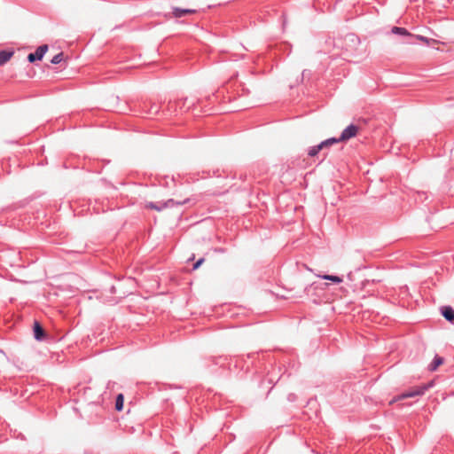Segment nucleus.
I'll list each match as a JSON object with an SVG mask.
<instances>
[{"mask_svg": "<svg viewBox=\"0 0 454 454\" xmlns=\"http://www.w3.org/2000/svg\"><path fill=\"white\" fill-rule=\"evenodd\" d=\"M319 278H321L323 279L330 280L335 284H340L342 282V278L340 277L335 276V275H321V276H319Z\"/></svg>", "mask_w": 454, "mask_h": 454, "instance_id": "nucleus-13", "label": "nucleus"}, {"mask_svg": "<svg viewBox=\"0 0 454 454\" xmlns=\"http://www.w3.org/2000/svg\"><path fill=\"white\" fill-rule=\"evenodd\" d=\"M188 200H185L184 201H176L173 199H169L166 200L165 202L161 203V207L167 208V207H173L175 206L178 205H184Z\"/></svg>", "mask_w": 454, "mask_h": 454, "instance_id": "nucleus-11", "label": "nucleus"}, {"mask_svg": "<svg viewBox=\"0 0 454 454\" xmlns=\"http://www.w3.org/2000/svg\"><path fill=\"white\" fill-rule=\"evenodd\" d=\"M322 149V147L320 146V145H314V146H311L309 147V151H308V154L309 156L310 157H314L316 156Z\"/></svg>", "mask_w": 454, "mask_h": 454, "instance_id": "nucleus-15", "label": "nucleus"}, {"mask_svg": "<svg viewBox=\"0 0 454 454\" xmlns=\"http://www.w3.org/2000/svg\"><path fill=\"white\" fill-rule=\"evenodd\" d=\"M13 51H0V66L5 64L13 55Z\"/></svg>", "mask_w": 454, "mask_h": 454, "instance_id": "nucleus-9", "label": "nucleus"}, {"mask_svg": "<svg viewBox=\"0 0 454 454\" xmlns=\"http://www.w3.org/2000/svg\"><path fill=\"white\" fill-rule=\"evenodd\" d=\"M359 130V127L356 124H349L346 129H344L340 134V136L338 137L340 143V142H346L353 137H355Z\"/></svg>", "mask_w": 454, "mask_h": 454, "instance_id": "nucleus-2", "label": "nucleus"}, {"mask_svg": "<svg viewBox=\"0 0 454 454\" xmlns=\"http://www.w3.org/2000/svg\"><path fill=\"white\" fill-rule=\"evenodd\" d=\"M196 12L194 9H182L179 7L173 8V16L175 18H181L186 14H193Z\"/></svg>", "mask_w": 454, "mask_h": 454, "instance_id": "nucleus-8", "label": "nucleus"}, {"mask_svg": "<svg viewBox=\"0 0 454 454\" xmlns=\"http://www.w3.org/2000/svg\"><path fill=\"white\" fill-rule=\"evenodd\" d=\"M443 363V358L439 356H435L433 359V361L431 362V364L428 365V369L431 371V372H434Z\"/></svg>", "mask_w": 454, "mask_h": 454, "instance_id": "nucleus-10", "label": "nucleus"}, {"mask_svg": "<svg viewBox=\"0 0 454 454\" xmlns=\"http://www.w3.org/2000/svg\"><path fill=\"white\" fill-rule=\"evenodd\" d=\"M307 74H309V71L308 70H304L302 72V77L304 78Z\"/></svg>", "mask_w": 454, "mask_h": 454, "instance_id": "nucleus-22", "label": "nucleus"}, {"mask_svg": "<svg viewBox=\"0 0 454 454\" xmlns=\"http://www.w3.org/2000/svg\"><path fill=\"white\" fill-rule=\"evenodd\" d=\"M47 51H48V45L43 44V45L39 46L35 52L28 54L27 60L30 63H33L35 60H41L43 58V56Z\"/></svg>", "mask_w": 454, "mask_h": 454, "instance_id": "nucleus-3", "label": "nucleus"}, {"mask_svg": "<svg viewBox=\"0 0 454 454\" xmlns=\"http://www.w3.org/2000/svg\"><path fill=\"white\" fill-rule=\"evenodd\" d=\"M345 40H346V42H350L355 45L360 43L359 38L354 34L347 35L345 37Z\"/></svg>", "mask_w": 454, "mask_h": 454, "instance_id": "nucleus-16", "label": "nucleus"}, {"mask_svg": "<svg viewBox=\"0 0 454 454\" xmlns=\"http://www.w3.org/2000/svg\"><path fill=\"white\" fill-rule=\"evenodd\" d=\"M337 143H340L338 137H330L328 139L322 141L319 145L322 147V149H324L325 147H329Z\"/></svg>", "mask_w": 454, "mask_h": 454, "instance_id": "nucleus-12", "label": "nucleus"}, {"mask_svg": "<svg viewBox=\"0 0 454 454\" xmlns=\"http://www.w3.org/2000/svg\"><path fill=\"white\" fill-rule=\"evenodd\" d=\"M33 332H34V337L36 340H44L46 333L43 326L40 325L39 322L35 321L34 326H33Z\"/></svg>", "mask_w": 454, "mask_h": 454, "instance_id": "nucleus-5", "label": "nucleus"}, {"mask_svg": "<svg viewBox=\"0 0 454 454\" xmlns=\"http://www.w3.org/2000/svg\"><path fill=\"white\" fill-rule=\"evenodd\" d=\"M415 40H419V41L425 42L427 43H429V39L423 35H414V38H413L414 43H415Z\"/></svg>", "mask_w": 454, "mask_h": 454, "instance_id": "nucleus-19", "label": "nucleus"}, {"mask_svg": "<svg viewBox=\"0 0 454 454\" xmlns=\"http://www.w3.org/2000/svg\"><path fill=\"white\" fill-rule=\"evenodd\" d=\"M176 104H169L168 109H161L158 105L153 104L149 109H143V111L153 112L154 114H158L160 111H176Z\"/></svg>", "mask_w": 454, "mask_h": 454, "instance_id": "nucleus-7", "label": "nucleus"}, {"mask_svg": "<svg viewBox=\"0 0 454 454\" xmlns=\"http://www.w3.org/2000/svg\"><path fill=\"white\" fill-rule=\"evenodd\" d=\"M63 60V53L56 54L51 60V62L54 65L59 64Z\"/></svg>", "mask_w": 454, "mask_h": 454, "instance_id": "nucleus-18", "label": "nucleus"}, {"mask_svg": "<svg viewBox=\"0 0 454 454\" xmlns=\"http://www.w3.org/2000/svg\"><path fill=\"white\" fill-rule=\"evenodd\" d=\"M124 396L122 394H119L115 399V409L120 411L123 409Z\"/></svg>", "mask_w": 454, "mask_h": 454, "instance_id": "nucleus-14", "label": "nucleus"}, {"mask_svg": "<svg viewBox=\"0 0 454 454\" xmlns=\"http://www.w3.org/2000/svg\"><path fill=\"white\" fill-rule=\"evenodd\" d=\"M204 258H200L192 266V270H197L200 267V265L203 263L204 262Z\"/></svg>", "mask_w": 454, "mask_h": 454, "instance_id": "nucleus-20", "label": "nucleus"}, {"mask_svg": "<svg viewBox=\"0 0 454 454\" xmlns=\"http://www.w3.org/2000/svg\"><path fill=\"white\" fill-rule=\"evenodd\" d=\"M392 33L395 34V35L405 36L406 40L404 41V43H411V44L414 43V42H413L414 35L411 34L404 27H394L392 28Z\"/></svg>", "mask_w": 454, "mask_h": 454, "instance_id": "nucleus-4", "label": "nucleus"}, {"mask_svg": "<svg viewBox=\"0 0 454 454\" xmlns=\"http://www.w3.org/2000/svg\"><path fill=\"white\" fill-rule=\"evenodd\" d=\"M146 207L147 208H151V209H154L156 211H161L162 209H164V207H161V204L159 205L158 203H154V202H149L146 204Z\"/></svg>", "mask_w": 454, "mask_h": 454, "instance_id": "nucleus-17", "label": "nucleus"}, {"mask_svg": "<svg viewBox=\"0 0 454 454\" xmlns=\"http://www.w3.org/2000/svg\"><path fill=\"white\" fill-rule=\"evenodd\" d=\"M433 386H434V381L431 380L427 383H424L419 386L412 387L410 389L398 395L392 402L423 395L429 388L433 387Z\"/></svg>", "mask_w": 454, "mask_h": 454, "instance_id": "nucleus-1", "label": "nucleus"}, {"mask_svg": "<svg viewBox=\"0 0 454 454\" xmlns=\"http://www.w3.org/2000/svg\"><path fill=\"white\" fill-rule=\"evenodd\" d=\"M225 360H226V358L222 357V356L213 358V362H214L215 364H222L223 362L225 361Z\"/></svg>", "mask_w": 454, "mask_h": 454, "instance_id": "nucleus-21", "label": "nucleus"}, {"mask_svg": "<svg viewBox=\"0 0 454 454\" xmlns=\"http://www.w3.org/2000/svg\"><path fill=\"white\" fill-rule=\"evenodd\" d=\"M441 313L442 317L454 325V309L450 306H443L441 308Z\"/></svg>", "mask_w": 454, "mask_h": 454, "instance_id": "nucleus-6", "label": "nucleus"}]
</instances>
